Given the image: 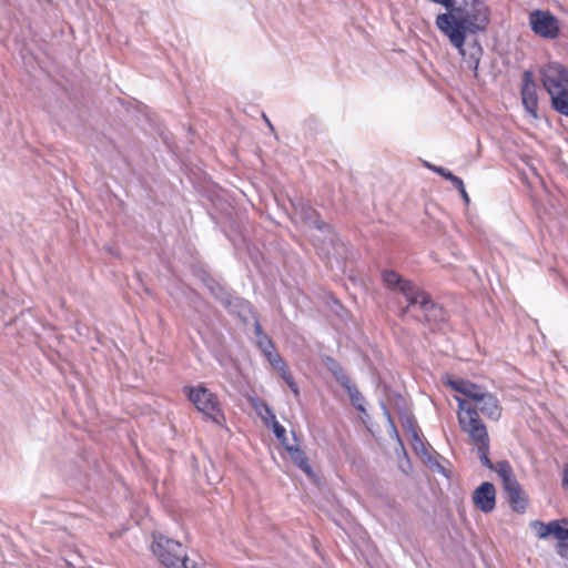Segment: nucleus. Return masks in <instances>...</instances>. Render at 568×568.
<instances>
[{
	"label": "nucleus",
	"instance_id": "1",
	"mask_svg": "<svg viewBox=\"0 0 568 568\" xmlns=\"http://www.w3.org/2000/svg\"><path fill=\"white\" fill-rule=\"evenodd\" d=\"M435 24L465 58L466 37L486 31L489 24V10L483 0H463L459 7H455L454 12L439 13Z\"/></svg>",
	"mask_w": 568,
	"mask_h": 568
},
{
	"label": "nucleus",
	"instance_id": "2",
	"mask_svg": "<svg viewBox=\"0 0 568 568\" xmlns=\"http://www.w3.org/2000/svg\"><path fill=\"white\" fill-rule=\"evenodd\" d=\"M540 81L551 99L552 108L568 116V69L558 62L540 68Z\"/></svg>",
	"mask_w": 568,
	"mask_h": 568
},
{
	"label": "nucleus",
	"instance_id": "3",
	"mask_svg": "<svg viewBox=\"0 0 568 568\" xmlns=\"http://www.w3.org/2000/svg\"><path fill=\"white\" fill-rule=\"evenodd\" d=\"M152 551L166 568H203L187 557L181 542L162 535H154Z\"/></svg>",
	"mask_w": 568,
	"mask_h": 568
},
{
	"label": "nucleus",
	"instance_id": "4",
	"mask_svg": "<svg viewBox=\"0 0 568 568\" xmlns=\"http://www.w3.org/2000/svg\"><path fill=\"white\" fill-rule=\"evenodd\" d=\"M183 392L206 419H210L219 426L225 424V415L222 410L221 403L217 396L209 388L203 385L185 386Z\"/></svg>",
	"mask_w": 568,
	"mask_h": 568
},
{
	"label": "nucleus",
	"instance_id": "5",
	"mask_svg": "<svg viewBox=\"0 0 568 568\" xmlns=\"http://www.w3.org/2000/svg\"><path fill=\"white\" fill-rule=\"evenodd\" d=\"M458 423L462 430L468 435L475 446L489 442L486 426L479 418L477 409H467L466 413H459Z\"/></svg>",
	"mask_w": 568,
	"mask_h": 568
},
{
	"label": "nucleus",
	"instance_id": "6",
	"mask_svg": "<svg viewBox=\"0 0 568 568\" xmlns=\"http://www.w3.org/2000/svg\"><path fill=\"white\" fill-rule=\"evenodd\" d=\"M293 207L295 215L304 224L323 232L328 237L331 243H334L335 234L331 225L321 220L318 212L312 207L308 202L304 201L303 199H298L293 202Z\"/></svg>",
	"mask_w": 568,
	"mask_h": 568
},
{
	"label": "nucleus",
	"instance_id": "7",
	"mask_svg": "<svg viewBox=\"0 0 568 568\" xmlns=\"http://www.w3.org/2000/svg\"><path fill=\"white\" fill-rule=\"evenodd\" d=\"M531 30L546 39H555L559 33L558 20L549 11L535 10L529 14Z\"/></svg>",
	"mask_w": 568,
	"mask_h": 568
},
{
	"label": "nucleus",
	"instance_id": "8",
	"mask_svg": "<svg viewBox=\"0 0 568 568\" xmlns=\"http://www.w3.org/2000/svg\"><path fill=\"white\" fill-rule=\"evenodd\" d=\"M521 101L526 111L534 118H537V85L534 79V73L530 70H526L523 73Z\"/></svg>",
	"mask_w": 568,
	"mask_h": 568
},
{
	"label": "nucleus",
	"instance_id": "9",
	"mask_svg": "<svg viewBox=\"0 0 568 568\" xmlns=\"http://www.w3.org/2000/svg\"><path fill=\"white\" fill-rule=\"evenodd\" d=\"M413 317L423 323L438 324L444 322L446 313L439 304L435 303L430 296L427 300L422 301V308L418 313H414Z\"/></svg>",
	"mask_w": 568,
	"mask_h": 568
},
{
	"label": "nucleus",
	"instance_id": "10",
	"mask_svg": "<svg viewBox=\"0 0 568 568\" xmlns=\"http://www.w3.org/2000/svg\"><path fill=\"white\" fill-rule=\"evenodd\" d=\"M474 503L483 513H490L496 505V490L491 483L480 484L474 491Z\"/></svg>",
	"mask_w": 568,
	"mask_h": 568
},
{
	"label": "nucleus",
	"instance_id": "11",
	"mask_svg": "<svg viewBox=\"0 0 568 568\" xmlns=\"http://www.w3.org/2000/svg\"><path fill=\"white\" fill-rule=\"evenodd\" d=\"M203 282L211 294L227 310H231L234 302L236 305H242L244 301L242 298H233L232 294L216 280L205 275Z\"/></svg>",
	"mask_w": 568,
	"mask_h": 568
},
{
	"label": "nucleus",
	"instance_id": "12",
	"mask_svg": "<svg viewBox=\"0 0 568 568\" xmlns=\"http://www.w3.org/2000/svg\"><path fill=\"white\" fill-rule=\"evenodd\" d=\"M504 490L507 494L511 509L516 513H524L527 507V498L518 480L516 479L508 483V485L504 487Z\"/></svg>",
	"mask_w": 568,
	"mask_h": 568
},
{
	"label": "nucleus",
	"instance_id": "13",
	"mask_svg": "<svg viewBox=\"0 0 568 568\" xmlns=\"http://www.w3.org/2000/svg\"><path fill=\"white\" fill-rule=\"evenodd\" d=\"M486 417L493 420H498L501 416V407L499 400L491 393L485 392L479 400L476 402V407Z\"/></svg>",
	"mask_w": 568,
	"mask_h": 568
},
{
	"label": "nucleus",
	"instance_id": "14",
	"mask_svg": "<svg viewBox=\"0 0 568 568\" xmlns=\"http://www.w3.org/2000/svg\"><path fill=\"white\" fill-rule=\"evenodd\" d=\"M405 285L402 287V294L407 300L408 305L413 307V314L418 313L422 308V301L427 300L429 294L417 288L412 282Z\"/></svg>",
	"mask_w": 568,
	"mask_h": 568
},
{
	"label": "nucleus",
	"instance_id": "15",
	"mask_svg": "<svg viewBox=\"0 0 568 568\" xmlns=\"http://www.w3.org/2000/svg\"><path fill=\"white\" fill-rule=\"evenodd\" d=\"M396 407L398 410V415L400 418V423L403 428L409 434L413 435L414 432H418V426L413 413L406 406V403L402 396H398V402L396 403Z\"/></svg>",
	"mask_w": 568,
	"mask_h": 568
},
{
	"label": "nucleus",
	"instance_id": "16",
	"mask_svg": "<svg viewBox=\"0 0 568 568\" xmlns=\"http://www.w3.org/2000/svg\"><path fill=\"white\" fill-rule=\"evenodd\" d=\"M292 462L303 470L308 477H314L313 469L308 463V458L298 445L286 446L285 449Z\"/></svg>",
	"mask_w": 568,
	"mask_h": 568
},
{
	"label": "nucleus",
	"instance_id": "17",
	"mask_svg": "<svg viewBox=\"0 0 568 568\" xmlns=\"http://www.w3.org/2000/svg\"><path fill=\"white\" fill-rule=\"evenodd\" d=\"M343 379L344 381L342 386L347 390L352 404L358 412L366 414V409L364 406L365 397L363 396V394L358 390L357 386L352 382L351 378Z\"/></svg>",
	"mask_w": 568,
	"mask_h": 568
},
{
	"label": "nucleus",
	"instance_id": "18",
	"mask_svg": "<svg viewBox=\"0 0 568 568\" xmlns=\"http://www.w3.org/2000/svg\"><path fill=\"white\" fill-rule=\"evenodd\" d=\"M382 280L385 286L390 291H398L402 293V287L406 286L405 284H409L410 281L402 277L397 272L393 270H384L382 272Z\"/></svg>",
	"mask_w": 568,
	"mask_h": 568
},
{
	"label": "nucleus",
	"instance_id": "19",
	"mask_svg": "<svg viewBox=\"0 0 568 568\" xmlns=\"http://www.w3.org/2000/svg\"><path fill=\"white\" fill-rule=\"evenodd\" d=\"M263 407L265 409L266 415L272 419V428L274 435L286 449V446L291 445L287 443L285 428L276 420L275 414L267 405H263Z\"/></svg>",
	"mask_w": 568,
	"mask_h": 568
},
{
	"label": "nucleus",
	"instance_id": "20",
	"mask_svg": "<svg viewBox=\"0 0 568 568\" xmlns=\"http://www.w3.org/2000/svg\"><path fill=\"white\" fill-rule=\"evenodd\" d=\"M498 474V476L501 478L503 487L508 485V483L516 480L513 468L507 460H499L496 464L493 465V469Z\"/></svg>",
	"mask_w": 568,
	"mask_h": 568
},
{
	"label": "nucleus",
	"instance_id": "21",
	"mask_svg": "<svg viewBox=\"0 0 568 568\" xmlns=\"http://www.w3.org/2000/svg\"><path fill=\"white\" fill-rule=\"evenodd\" d=\"M412 437V446L416 454L425 457V460L430 463L433 460L432 455L428 453L427 447L425 446L420 435L418 432H414Z\"/></svg>",
	"mask_w": 568,
	"mask_h": 568
},
{
	"label": "nucleus",
	"instance_id": "22",
	"mask_svg": "<svg viewBox=\"0 0 568 568\" xmlns=\"http://www.w3.org/2000/svg\"><path fill=\"white\" fill-rule=\"evenodd\" d=\"M560 523L568 525V519L550 521V535H554L561 542L568 540V528L562 527Z\"/></svg>",
	"mask_w": 568,
	"mask_h": 568
},
{
	"label": "nucleus",
	"instance_id": "23",
	"mask_svg": "<svg viewBox=\"0 0 568 568\" xmlns=\"http://www.w3.org/2000/svg\"><path fill=\"white\" fill-rule=\"evenodd\" d=\"M484 393H485V390L481 388V386L467 381L463 395L470 398L471 400H474L476 403L477 400H479L481 398Z\"/></svg>",
	"mask_w": 568,
	"mask_h": 568
},
{
	"label": "nucleus",
	"instance_id": "24",
	"mask_svg": "<svg viewBox=\"0 0 568 568\" xmlns=\"http://www.w3.org/2000/svg\"><path fill=\"white\" fill-rule=\"evenodd\" d=\"M473 49H474V51L469 54L468 59H465V61H466L468 68L471 69L474 72H476L478 69V65H479V60H480L483 49L477 43V41H474Z\"/></svg>",
	"mask_w": 568,
	"mask_h": 568
},
{
	"label": "nucleus",
	"instance_id": "25",
	"mask_svg": "<svg viewBox=\"0 0 568 568\" xmlns=\"http://www.w3.org/2000/svg\"><path fill=\"white\" fill-rule=\"evenodd\" d=\"M326 364H327V367L329 368V371L332 372V374L334 375V377L336 378V381L341 385H343V381H344L343 378H349L345 374L342 366L333 357H327Z\"/></svg>",
	"mask_w": 568,
	"mask_h": 568
},
{
	"label": "nucleus",
	"instance_id": "26",
	"mask_svg": "<svg viewBox=\"0 0 568 568\" xmlns=\"http://www.w3.org/2000/svg\"><path fill=\"white\" fill-rule=\"evenodd\" d=\"M477 448V455L483 466L487 467L488 469H493L494 463L488 457L489 454V442L476 445Z\"/></svg>",
	"mask_w": 568,
	"mask_h": 568
},
{
	"label": "nucleus",
	"instance_id": "27",
	"mask_svg": "<svg viewBox=\"0 0 568 568\" xmlns=\"http://www.w3.org/2000/svg\"><path fill=\"white\" fill-rule=\"evenodd\" d=\"M382 409H383V413H384V416L386 418V422H387V428H388V434L392 438H395L396 440H398L400 443V438H399V434H398V430L396 428V425L392 418V415L388 410V408L386 407L385 404L382 403Z\"/></svg>",
	"mask_w": 568,
	"mask_h": 568
},
{
	"label": "nucleus",
	"instance_id": "28",
	"mask_svg": "<svg viewBox=\"0 0 568 568\" xmlns=\"http://www.w3.org/2000/svg\"><path fill=\"white\" fill-rule=\"evenodd\" d=\"M530 525L538 538L545 539L550 536V523L544 524L542 521L534 520Z\"/></svg>",
	"mask_w": 568,
	"mask_h": 568
},
{
	"label": "nucleus",
	"instance_id": "29",
	"mask_svg": "<svg viewBox=\"0 0 568 568\" xmlns=\"http://www.w3.org/2000/svg\"><path fill=\"white\" fill-rule=\"evenodd\" d=\"M432 171L435 173L442 175L446 180L450 181L453 184H458L457 182V175L453 174L449 170L443 168V166H436V165H427Z\"/></svg>",
	"mask_w": 568,
	"mask_h": 568
},
{
	"label": "nucleus",
	"instance_id": "30",
	"mask_svg": "<svg viewBox=\"0 0 568 568\" xmlns=\"http://www.w3.org/2000/svg\"><path fill=\"white\" fill-rule=\"evenodd\" d=\"M257 344L265 356L272 355L274 352V345L267 335H262V337L258 338Z\"/></svg>",
	"mask_w": 568,
	"mask_h": 568
},
{
	"label": "nucleus",
	"instance_id": "31",
	"mask_svg": "<svg viewBox=\"0 0 568 568\" xmlns=\"http://www.w3.org/2000/svg\"><path fill=\"white\" fill-rule=\"evenodd\" d=\"M266 357H267L268 362L271 363V365L278 372H281L285 367H287L285 362L283 361V358L280 356V354H277L275 352H273L272 355H268Z\"/></svg>",
	"mask_w": 568,
	"mask_h": 568
},
{
	"label": "nucleus",
	"instance_id": "32",
	"mask_svg": "<svg viewBox=\"0 0 568 568\" xmlns=\"http://www.w3.org/2000/svg\"><path fill=\"white\" fill-rule=\"evenodd\" d=\"M457 182H458V184H453V185H454V186L458 190V192L460 193V195H462V197H463V200H464L465 204H469V201H470V200H469V196H468V194H467V192H466V189H465V185H464L463 180H462L460 178H458V176H457Z\"/></svg>",
	"mask_w": 568,
	"mask_h": 568
},
{
	"label": "nucleus",
	"instance_id": "33",
	"mask_svg": "<svg viewBox=\"0 0 568 568\" xmlns=\"http://www.w3.org/2000/svg\"><path fill=\"white\" fill-rule=\"evenodd\" d=\"M466 382L467 381L459 378V379H456V381H450L448 383V385L452 387V389L456 390L457 393L463 394L465 385H466Z\"/></svg>",
	"mask_w": 568,
	"mask_h": 568
},
{
	"label": "nucleus",
	"instance_id": "34",
	"mask_svg": "<svg viewBox=\"0 0 568 568\" xmlns=\"http://www.w3.org/2000/svg\"><path fill=\"white\" fill-rule=\"evenodd\" d=\"M457 402H458V414L466 413L467 409H476L469 403H467L465 399L457 398Z\"/></svg>",
	"mask_w": 568,
	"mask_h": 568
},
{
	"label": "nucleus",
	"instance_id": "35",
	"mask_svg": "<svg viewBox=\"0 0 568 568\" xmlns=\"http://www.w3.org/2000/svg\"><path fill=\"white\" fill-rule=\"evenodd\" d=\"M281 376L282 378L286 382V384H290V382H293V376L292 374L290 373V371L287 369V367H285L284 369H282L281 372Z\"/></svg>",
	"mask_w": 568,
	"mask_h": 568
},
{
	"label": "nucleus",
	"instance_id": "36",
	"mask_svg": "<svg viewBox=\"0 0 568 568\" xmlns=\"http://www.w3.org/2000/svg\"><path fill=\"white\" fill-rule=\"evenodd\" d=\"M287 385L291 388V390L294 393V395L297 397L300 395V389H298L297 384L293 381V382H290V384H287Z\"/></svg>",
	"mask_w": 568,
	"mask_h": 568
},
{
	"label": "nucleus",
	"instance_id": "37",
	"mask_svg": "<svg viewBox=\"0 0 568 568\" xmlns=\"http://www.w3.org/2000/svg\"><path fill=\"white\" fill-rule=\"evenodd\" d=\"M562 486L564 487H568V464L565 466L564 468V474H562Z\"/></svg>",
	"mask_w": 568,
	"mask_h": 568
},
{
	"label": "nucleus",
	"instance_id": "38",
	"mask_svg": "<svg viewBox=\"0 0 568 568\" xmlns=\"http://www.w3.org/2000/svg\"><path fill=\"white\" fill-rule=\"evenodd\" d=\"M254 331H255V334L256 336L260 338L262 337V335H265L262 331V326L258 322L255 323V326H254Z\"/></svg>",
	"mask_w": 568,
	"mask_h": 568
},
{
	"label": "nucleus",
	"instance_id": "39",
	"mask_svg": "<svg viewBox=\"0 0 568 568\" xmlns=\"http://www.w3.org/2000/svg\"><path fill=\"white\" fill-rule=\"evenodd\" d=\"M410 312H413V307H412V306H409V305H407L406 307H404V308H402V310H400L399 315L403 317V316H405V315L409 314Z\"/></svg>",
	"mask_w": 568,
	"mask_h": 568
},
{
	"label": "nucleus",
	"instance_id": "40",
	"mask_svg": "<svg viewBox=\"0 0 568 568\" xmlns=\"http://www.w3.org/2000/svg\"><path fill=\"white\" fill-rule=\"evenodd\" d=\"M263 116L266 121V124L273 130L274 128H273L272 123L270 122V120L265 116V114Z\"/></svg>",
	"mask_w": 568,
	"mask_h": 568
}]
</instances>
